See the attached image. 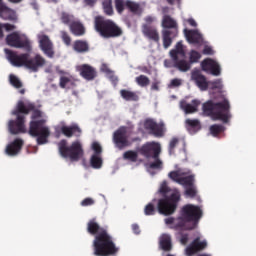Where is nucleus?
Here are the masks:
<instances>
[{
  "label": "nucleus",
  "instance_id": "obj_52",
  "mask_svg": "<svg viewBox=\"0 0 256 256\" xmlns=\"http://www.w3.org/2000/svg\"><path fill=\"white\" fill-rule=\"evenodd\" d=\"M61 38L65 45H71V36L66 31H61Z\"/></svg>",
  "mask_w": 256,
  "mask_h": 256
},
{
  "label": "nucleus",
  "instance_id": "obj_41",
  "mask_svg": "<svg viewBox=\"0 0 256 256\" xmlns=\"http://www.w3.org/2000/svg\"><path fill=\"white\" fill-rule=\"evenodd\" d=\"M200 59H201V54L197 50H191L189 52L188 62L190 63V65L197 63L198 61H200Z\"/></svg>",
  "mask_w": 256,
  "mask_h": 256
},
{
  "label": "nucleus",
  "instance_id": "obj_43",
  "mask_svg": "<svg viewBox=\"0 0 256 256\" xmlns=\"http://www.w3.org/2000/svg\"><path fill=\"white\" fill-rule=\"evenodd\" d=\"M135 81L137 85H139V87H147L151 83V80H149V77L145 75H140L136 77Z\"/></svg>",
  "mask_w": 256,
  "mask_h": 256
},
{
  "label": "nucleus",
  "instance_id": "obj_5",
  "mask_svg": "<svg viewBox=\"0 0 256 256\" xmlns=\"http://www.w3.org/2000/svg\"><path fill=\"white\" fill-rule=\"evenodd\" d=\"M171 191V188L167 185V181L162 182L159 188V193L162 197L158 200L157 209L160 215H173L177 211V205L181 201V194L179 191H174L170 196L167 193Z\"/></svg>",
  "mask_w": 256,
  "mask_h": 256
},
{
  "label": "nucleus",
  "instance_id": "obj_59",
  "mask_svg": "<svg viewBox=\"0 0 256 256\" xmlns=\"http://www.w3.org/2000/svg\"><path fill=\"white\" fill-rule=\"evenodd\" d=\"M132 231L135 235H139L141 233V229L137 224H132Z\"/></svg>",
  "mask_w": 256,
  "mask_h": 256
},
{
  "label": "nucleus",
  "instance_id": "obj_46",
  "mask_svg": "<svg viewBox=\"0 0 256 256\" xmlns=\"http://www.w3.org/2000/svg\"><path fill=\"white\" fill-rule=\"evenodd\" d=\"M69 83L73 85V80L71 79V76L60 77L59 87H61V89H65L67 85H69Z\"/></svg>",
  "mask_w": 256,
  "mask_h": 256
},
{
  "label": "nucleus",
  "instance_id": "obj_11",
  "mask_svg": "<svg viewBox=\"0 0 256 256\" xmlns=\"http://www.w3.org/2000/svg\"><path fill=\"white\" fill-rule=\"evenodd\" d=\"M138 153L145 157V159H157L161 155V144L147 142L138 149Z\"/></svg>",
  "mask_w": 256,
  "mask_h": 256
},
{
  "label": "nucleus",
  "instance_id": "obj_2",
  "mask_svg": "<svg viewBox=\"0 0 256 256\" xmlns=\"http://www.w3.org/2000/svg\"><path fill=\"white\" fill-rule=\"evenodd\" d=\"M87 233L94 236L92 242L93 255L95 256H115L119 253V247L115 244L113 236L109 234L107 229L101 227L97 223V219L93 218L87 223Z\"/></svg>",
  "mask_w": 256,
  "mask_h": 256
},
{
  "label": "nucleus",
  "instance_id": "obj_45",
  "mask_svg": "<svg viewBox=\"0 0 256 256\" xmlns=\"http://www.w3.org/2000/svg\"><path fill=\"white\" fill-rule=\"evenodd\" d=\"M152 159H154V161L149 163L150 169H158V170L163 169V161H161V158H159V156L157 158H152Z\"/></svg>",
  "mask_w": 256,
  "mask_h": 256
},
{
  "label": "nucleus",
  "instance_id": "obj_26",
  "mask_svg": "<svg viewBox=\"0 0 256 256\" xmlns=\"http://www.w3.org/2000/svg\"><path fill=\"white\" fill-rule=\"evenodd\" d=\"M69 29L72 35H75V37H83L86 32L85 26L79 20H75L74 22H72V24H70L69 26Z\"/></svg>",
  "mask_w": 256,
  "mask_h": 256
},
{
  "label": "nucleus",
  "instance_id": "obj_8",
  "mask_svg": "<svg viewBox=\"0 0 256 256\" xmlns=\"http://www.w3.org/2000/svg\"><path fill=\"white\" fill-rule=\"evenodd\" d=\"M162 45L165 49H169L173 45V41L179 37V23L171 15H164L161 21Z\"/></svg>",
  "mask_w": 256,
  "mask_h": 256
},
{
  "label": "nucleus",
  "instance_id": "obj_14",
  "mask_svg": "<svg viewBox=\"0 0 256 256\" xmlns=\"http://www.w3.org/2000/svg\"><path fill=\"white\" fill-rule=\"evenodd\" d=\"M144 129L150 131L154 137H163L165 135V123L160 122L157 124L153 119H146L144 121Z\"/></svg>",
  "mask_w": 256,
  "mask_h": 256
},
{
  "label": "nucleus",
  "instance_id": "obj_37",
  "mask_svg": "<svg viewBox=\"0 0 256 256\" xmlns=\"http://www.w3.org/2000/svg\"><path fill=\"white\" fill-rule=\"evenodd\" d=\"M180 185L185 187V189H187V187H193V185H195V175L183 176Z\"/></svg>",
  "mask_w": 256,
  "mask_h": 256
},
{
  "label": "nucleus",
  "instance_id": "obj_13",
  "mask_svg": "<svg viewBox=\"0 0 256 256\" xmlns=\"http://www.w3.org/2000/svg\"><path fill=\"white\" fill-rule=\"evenodd\" d=\"M17 118L16 120H10L8 123V129L11 135H19V133H27L25 129V116L21 113L13 114Z\"/></svg>",
  "mask_w": 256,
  "mask_h": 256
},
{
  "label": "nucleus",
  "instance_id": "obj_51",
  "mask_svg": "<svg viewBox=\"0 0 256 256\" xmlns=\"http://www.w3.org/2000/svg\"><path fill=\"white\" fill-rule=\"evenodd\" d=\"M179 143L178 138H172L169 143V155H173L175 153V147H177Z\"/></svg>",
  "mask_w": 256,
  "mask_h": 256
},
{
  "label": "nucleus",
  "instance_id": "obj_55",
  "mask_svg": "<svg viewBox=\"0 0 256 256\" xmlns=\"http://www.w3.org/2000/svg\"><path fill=\"white\" fill-rule=\"evenodd\" d=\"M180 243L182 245H187V243H189V235L188 234L182 235L180 238Z\"/></svg>",
  "mask_w": 256,
  "mask_h": 256
},
{
  "label": "nucleus",
  "instance_id": "obj_12",
  "mask_svg": "<svg viewBox=\"0 0 256 256\" xmlns=\"http://www.w3.org/2000/svg\"><path fill=\"white\" fill-rule=\"evenodd\" d=\"M208 243L205 239H201L200 236H197L185 249L186 256L197 255V253H201V251H205L208 247Z\"/></svg>",
  "mask_w": 256,
  "mask_h": 256
},
{
  "label": "nucleus",
  "instance_id": "obj_50",
  "mask_svg": "<svg viewBox=\"0 0 256 256\" xmlns=\"http://www.w3.org/2000/svg\"><path fill=\"white\" fill-rule=\"evenodd\" d=\"M156 210H155V205L153 203H149L145 206L144 208V214L147 216L155 215Z\"/></svg>",
  "mask_w": 256,
  "mask_h": 256
},
{
  "label": "nucleus",
  "instance_id": "obj_34",
  "mask_svg": "<svg viewBox=\"0 0 256 256\" xmlns=\"http://www.w3.org/2000/svg\"><path fill=\"white\" fill-rule=\"evenodd\" d=\"M60 21L63 25H68L71 27L75 21V16L69 12H61L60 13Z\"/></svg>",
  "mask_w": 256,
  "mask_h": 256
},
{
  "label": "nucleus",
  "instance_id": "obj_1",
  "mask_svg": "<svg viewBox=\"0 0 256 256\" xmlns=\"http://www.w3.org/2000/svg\"><path fill=\"white\" fill-rule=\"evenodd\" d=\"M32 111V116L29 123L28 133L31 137H36L37 145H46L49 143V137H51V130L46 125L47 120L43 117V112L35 108V104L31 102H24L19 100L16 109L12 112V115L22 113V115H29ZM40 119V120H37Z\"/></svg>",
  "mask_w": 256,
  "mask_h": 256
},
{
  "label": "nucleus",
  "instance_id": "obj_64",
  "mask_svg": "<svg viewBox=\"0 0 256 256\" xmlns=\"http://www.w3.org/2000/svg\"><path fill=\"white\" fill-rule=\"evenodd\" d=\"M97 0H85V3L87 4V5H95V2H96Z\"/></svg>",
  "mask_w": 256,
  "mask_h": 256
},
{
  "label": "nucleus",
  "instance_id": "obj_35",
  "mask_svg": "<svg viewBox=\"0 0 256 256\" xmlns=\"http://www.w3.org/2000/svg\"><path fill=\"white\" fill-rule=\"evenodd\" d=\"M90 165L93 169H101V167H103V158H101V156L92 155Z\"/></svg>",
  "mask_w": 256,
  "mask_h": 256
},
{
  "label": "nucleus",
  "instance_id": "obj_22",
  "mask_svg": "<svg viewBox=\"0 0 256 256\" xmlns=\"http://www.w3.org/2000/svg\"><path fill=\"white\" fill-rule=\"evenodd\" d=\"M24 141L21 138H16L12 143H10L6 147V153L7 155H10L11 157L18 155V153L23 149Z\"/></svg>",
  "mask_w": 256,
  "mask_h": 256
},
{
  "label": "nucleus",
  "instance_id": "obj_62",
  "mask_svg": "<svg viewBox=\"0 0 256 256\" xmlns=\"http://www.w3.org/2000/svg\"><path fill=\"white\" fill-rule=\"evenodd\" d=\"M152 91H159V82H153L151 85Z\"/></svg>",
  "mask_w": 256,
  "mask_h": 256
},
{
  "label": "nucleus",
  "instance_id": "obj_44",
  "mask_svg": "<svg viewBox=\"0 0 256 256\" xmlns=\"http://www.w3.org/2000/svg\"><path fill=\"white\" fill-rule=\"evenodd\" d=\"M125 7H127V1L125 0H115V9L119 15L125 11Z\"/></svg>",
  "mask_w": 256,
  "mask_h": 256
},
{
  "label": "nucleus",
  "instance_id": "obj_15",
  "mask_svg": "<svg viewBox=\"0 0 256 256\" xmlns=\"http://www.w3.org/2000/svg\"><path fill=\"white\" fill-rule=\"evenodd\" d=\"M201 69L206 73H211V75H214L215 77L221 75V66L217 61L211 58H206L201 62Z\"/></svg>",
  "mask_w": 256,
  "mask_h": 256
},
{
  "label": "nucleus",
  "instance_id": "obj_33",
  "mask_svg": "<svg viewBox=\"0 0 256 256\" xmlns=\"http://www.w3.org/2000/svg\"><path fill=\"white\" fill-rule=\"evenodd\" d=\"M73 49L76 53H87L89 51V43L84 40H76L74 41Z\"/></svg>",
  "mask_w": 256,
  "mask_h": 256
},
{
  "label": "nucleus",
  "instance_id": "obj_57",
  "mask_svg": "<svg viewBox=\"0 0 256 256\" xmlns=\"http://www.w3.org/2000/svg\"><path fill=\"white\" fill-rule=\"evenodd\" d=\"M144 21L146 22V25H149L151 27V24L154 23L155 17L153 16H146L144 18Z\"/></svg>",
  "mask_w": 256,
  "mask_h": 256
},
{
  "label": "nucleus",
  "instance_id": "obj_16",
  "mask_svg": "<svg viewBox=\"0 0 256 256\" xmlns=\"http://www.w3.org/2000/svg\"><path fill=\"white\" fill-rule=\"evenodd\" d=\"M113 142L118 149L129 147V139L127 138V129L119 128L113 134Z\"/></svg>",
  "mask_w": 256,
  "mask_h": 256
},
{
  "label": "nucleus",
  "instance_id": "obj_7",
  "mask_svg": "<svg viewBox=\"0 0 256 256\" xmlns=\"http://www.w3.org/2000/svg\"><path fill=\"white\" fill-rule=\"evenodd\" d=\"M94 29L103 39H115L121 37L123 30L115 21L106 19L103 16H97L94 20Z\"/></svg>",
  "mask_w": 256,
  "mask_h": 256
},
{
  "label": "nucleus",
  "instance_id": "obj_19",
  "mask_svg": "<svg viewBox=\"0 0 256 256\" xmlns=\"http://www.w3.org/2000/svg\"><path fill=\"white\" fill-rule=\"evenodd\" d=\"M0 19H3L4 21H17V12L9 8L3 0H0Z\"/></svg>",
  "mask_w": 256,
  "mask_h": 256
},
{
  "label": "nucleus",
  "instance_id": "obj_60",
  "mask_svg": "<svg viewBox=\"0 0 256 256\" xmlns=\"http://www.w3.org/2000/svg\"><path fill=\"white\" fill-rule=\"evenodd\" d=\"M110 81L113 83V85H117V83H119V78H117V76H115L112 73V74H110Z\"/></svg>",
  "mask_w": 256,
  "mask_h": 256
},
{
  "label": "nucleus",
  "instance_id": "obj_29",
  "mask_svg": "<svg viewBox=\"0 0 256 256\" xmlns=\"http://www.w3.org/2000/svg\"><path fill=\"white\" fill-rule=\"evenodd\" d=\"M172 61L174 63L173 67H175V69H178V71H181L182 73H187V71L191 70V63L185 59L179 60V57H177L176 60Z\"/></svg>",
  "mask_w": 256,
  "mask_h": 256
},
{
  "label": "nucleus",
  "instance_id": "obj_6",
  "mask_svg": "<svg viewBox=\"0 0 256 256\" xmlns=\"http://www.w3.org/2000/svg\"><path fill=\"white\" fill-rule=\"evenodd\" d=\"M202 111L204 115L211 117L213 121L229 123V120L231 119V104H229V100L227 99H224L221 102H213L209 100L203 104Z\"/></svg>",
  "mask_w": 256,
  "mask_h": 256
},
{
  "label": "nucleus",
  "instance_id": "obj_20",
  "mask_svg": "<svg viewBox=\"0 0 256 256\" xmlns=\"http://www.w3.org/2000/svg\"><path fill=\"white\" fill-rule=\"evenodd\" d=\"M78 71L81 77L86 79V81H93V79L97 77V70H95V68L89 64H82L78 66Z\"/></svg>",
  "mask_w": 256,
  "mask_h": 256
},
{
  "label": "nucleus",
  "instance_id": "obj_54",
  "mask_svg": "<svg viewBox=\"0 0 256 256\" xmlns=\"http://www.w3.org/2000/svg\"><path fill=\"white\" fill-rule=\"evenodd\" d=\"M170 85L172 87H181V79L179 78L172 79Z\"/></svg>",
  "mask_w": 256,
  "mask_h": 256
},
{
  "label": "nucleus",
  "instance_id": "obj_40",
  "mask_svg": "<svg viewBox=\"0 0 256 256\" xmlns=\"http://www.w3.org/2000/svg\"><path fill=\"white\" fill-rule=\"evenodd\" d=\"M225 131V126L221 124H214L210 126V133L213 135V137H217L220 133H223Z\"/></svg>",
  "mask_w": 256,
  "mask_h": 256
},
{
  "label": "nucleus",
  "instance_id": "obj_61",
  "mask_svg": "<svg viewBox=\"0 0 256 256\" xmlns=\"http://www.w3.org/2000/svg\"><path fill=\"white\" fill-rule=\"evenodd\" d=\"M102 71L107 75H113V71H111V69H109V67H107L105 64L102 66Z\"/></svg>",
  "mask_w": 256,
  "mask_h": 256
},
{
  "label": "nucleus",
  "instance_id": "obj_58",
  "mask_svg": "<svg viewBox=\"0 0 256 256\" xmlns=\"http://www.w3.org/2000/svg\"><path fill=\"white\" fill-rule=\"evenodd\" d=\"M203 55H213V48L206 46L203 51Z\"/></svg>",
  "mask_w": 256,
  "mask_h": 256
},
{
  "label": "nucleus",
  "instance_id": "obj_10",
  "mask_svg": "<svg viewBox=\"0 0 256 256\" xmlns=\"http://www.w3.org/2000/svg\"><path fill=\"white\" fill-rule=\"evenodd\" d=\"M6 43L9 47H15L16 49H24L27 53H31L32 46L31 40L25 34H19V32H13L6 37Z\"/></svg>",
  "mask_w": 256,
  "mask_h": 256
},
{
  "label": "nucleus",
  "instance_id": "obj_21",
  "mask_svg": "<svg viewBox=\"0 0 256 256\" xmlns=\"http://www.w3.org/2000/svg\"><path fill=\"white\" fill-rule=\"evenodd\" d=\"M142 33L145 37L150 39V41H154L155 43H159L160 38H159V31L155 26H150L147 24H144L142 26Z\"/></svg>",
  "mask_w": 256,
  "mask_h": 256
},
{
  "label": "nucleus",
  "instance_id": "obj_25",
  "mask_svg": "<svg viewBox=\"0 0 256 256\" xmlns=\"http://www.w3.org/2000/svg\"><path fill=\"white\" fill-rule=\"evenodd\" d=\"M61 133L65 135V137L71 138L73 135L75 137H81V128L78 125L74 124L72 126H62Z\"/></svg>",
  "mask_w": 256,
  "mask_h": 256
},
{
  "label": "nucleus",
  "instance_id": "obj_3",
  "mask_svg": "<svg viewBox=\"0 0 256 256\" xmlns=\"http://www.w3.org/2000/svg\"><path fill=\"white\" fill-rule=\"evenodd\" d=\"M203 217V210L199 206L187 204L180 210L177 218L169 217L165 219L166 225L176 231H193L199 227V222Z\"/></svg>",
  "mask_w": 256,
  "mask_h": 256
},
{
  "label": "nucleus",
  "instance_id": "obj_48",
  "mask_svg": "<svg viewBox=\"0 0 256 256\" xmlns=\"http://www.w3.org/2000/svg\"><path fill=\"white\" fill-rule=\"evenodd\" d=\"M208 87L211 89H223V83L221 82V79H217L214 81H208Z\"/></svg>",
  "mask_w": 256,
  "mask_h": 256
},
{
  "label": "nucleus",
  "instance_id": "obj_27",
  "mask_svg": "<svg viewBox=\"0 0 256 256\" xmlns=\"http://www.w3.org/2000/svg\"><path fill=\"white\" fill-rule=\"evenodd\" d=\"M201 105V101L199 100H192V103L189 104L187 102H181L180 107L183 111L189 115L191 113H196L198 107Z\"/></svg>",
  "mask_w": 256,
  "mask_h": 256
},
{
  "label": "nucleus",
  "instance_id": "obj_18",
  "mask_svg": "<svg viewBox=\"0 0 256 256\" xmlns=\"http://www.w3.org/2000/svg\"><path fill=\"white\" fill-rule=\"evenodd\" d=\"M41 51L46 54L50 59L55 57V51H53V42L49 39V36L43 34L38 37Z\"/></svg>",
  "mask_w": 256,
  "mask_h": 256
},
{
  "label": "nucleus",
  "instance_id": "obj_17",
  "mask_svg": "<svg viewBox=\"0 0 256 256\" xmlns=\"http://www.w3.org/2000/svg\"><path fill=\"white\" fill-rule=\"evenodd\" d=\"M191 81L195 83L200 91H207L209 89V81H207V77L199 69H194L191 72Z\"/></svg>",
  "mask_w": 256,
  "mask_h": 256
},
{
  "label": "nucleus",
  "instance_id": "obj_53",
  "mask_svg": "<svg viewBox=\"0 0 256 256\" xmlns=\"http://www.w3.org/2000/svg\"><path fill=\"white\" fill-rule=\"evenodd\" d=\"M91 205H95V200L93 198H85L81 202L82 207H91Z\"/></svg>",
  "mask_w": 256,
  "mask_h": 256
},
{
  "label": "nucleus",
  "instance_id": "obj_9",
  "mask_svg": "<svg viewBox=\"0 0 256 256\" xmlns=\"http://www.w3.org/2000/svg\"><path fill=\"white\" fill-rule=\"evenodd\" d=\"M58 150L64 159H70L72 162L80 161L83 155H85V150H83V145L79 141H74L70 146L67 145V140L63 139L58 143Z\"/></svg>",
  "mask_w": 256,
  "mask_h": 256
},
{
  "label": "nucleus",
  "instance_id": "obj_30",
  "mask_svg": "<svg viewBox=\"0 0 256 256\" xmlns=\"http://www.w3.org/2000/svg\"><path fill=\"white\" fill-rule=\"evenodd\" d=\"M185 123L189 133H197V131L201 130V122L197 119H186Z\"/></svg>",
  "mask_w": 256,
  "mask_h": 256
},
{
  "label": "nucleus",
  "instance_id": "obj_4",
  "mask_svg": "<svg viewBox=\"0 0 256 256\" xmlns=\"http://www.w3.org/2000/svg\"><path fill=\"white\" fill-rule=\"evenodd\" d=\"M4 51L8 61H10L14 67H26V69H29L33 73H37V71L42 67H45L47 63V60H45L41 54H36L34 57L29 58V53L19 55L17 52L10 49H5Z\"/></svg>",
  "mask_w": 256,
  "mask_h": 256
},
{
  "label": "nucleus",
  "instance_id": "obj_32",
  "mask_svg": "<svg viewBox=\"0 0 256 256\" xmlns=\"http://www.w3.org/2000/svg\"><path fill=\"white\" fill-rule=\"evenodd\" d=\"M126 9H128L130 13H133V15H141V13H143V9H141V4L131 0H126Z\"/></svg>",
  "mask_w": 256,
  "mask_h": 256
},
{
  "label": "nucleus",
  "instance_id": "obj_36",
  "mask_svg": "<svg viewBox=\"0 0 256 256\" xmlns=\"http://www.w3.org/2000/svg\"><path fill=\"white\" fill-rule=\"evenodd\" d=\"M183 175H187V173H181L179 171H171L168 174L169 179L174 181V183H178V185H181V181L183 180Z\"/></svg>",
  "mask_w": 256,
  "mask_h": 256
},
{
  "label": "nucleus",
  "instance_id": "obj_39",
  "mask_svg": "<svg viewBox=\"0 0 256 256\" xmlns=\"http://www.w3.org/2000/svg\"><path fill=\"white\" fill-rule=\"evenodd\" d=\"M102 7L105 15H113V0H103Z\"/></svg>",
  "mask_w": 256,
  "mask_h": 256
},
{
  "label": "nucleus",
  "instance_id": "obj_47",
  "mask_svg": "<svg viewBox=\"0 0 256 256\" xmlns=\"http://www.w3.org/2000/svg\"><path fill=\"white\" fill-rule=\"evenodd\" d=\"M185 195L186 197L193 199L197 196V187L195 185L187 187L185 190Z\"/></svg>",
  "mask_w": 256,
  "mask_h": 256
},
{
  "label": "nucleus",
  "instance_id": "obj_28",
  "mask_svg": "<svg viewBox=\"0 0 256 256\" xmlns=\"http://www.w3.org/2000/svg\"><path fill=\"white\" fill-rule=\"evenodd\" d=\"M170 57L172 61H177V57H185V48L183 47L182 41L176 43L175 49L170 51Z\"/></svg>",
  "mask_w": 256,
  "mask_h": 256
},
{
  "label": "nucleus",
  "instance_id": "obj_42",
  "mask_svg": "<svg viewBox=\"0 0 256 256\" xmlns=\"http://www.w3.org/2000/svg\"><path fill=\"white\" fill-rule=\"evenodd\" d=\"M10 85L12 87H15V89H21L23 87V82L19 79V77L15 76L14 74H11L9 76Z\"/></svg>",
  "mask_w": 256,
  "mask_h": 256
},
{
  "label": "nucleus",
  "instance_id": "obj_38",
  "mask_svg": "<svg viewBox=\"0 0 256 256\" xmlns=\"http://www.w3.org/2000/svg\"><path fill=\"white\" fill-rule=\"evenodd\" d=\"M139 158V154L133 150H128L124 152L123 159L126 161H131L132 163H137V159Z\"/></svg>",
  "mask_w": 256,
  "mask_h": 256
},
{
  "label": "nucleus",
  "instance_id": "obj_31",
  "mask_svg": "<svg viewBox=\"0 0 256 256\" xmlns=\"http://www.w3.org/2000/svg\"><path fill=\"white\" fill-rule=\"evenodd\" d=\"M120 97H122L124 101H139V94L127 89L120 90Z\"/></svg>",
  "mask_w": 256,
  "mask_h": 256
},
{
  "label": "nucleus",
  "instance_id": "obj_24",
  "mask_svg": "<svg viewBox=\"0 0 256 256\" xmlns=\"http://www.w3.org/2000/svg\"><path fill=\"white\" fill-rule=\"evenodd\" d=\"M159 247L162 251L169 253L173 250V242L171 240V235L162 234L159 238Z\"/></svg>",
  "mask_w": 256,
  "mask_h": 256
},
{
  "label": "nucleus",
  "instance_id": "obj_49",
  "mask_svg": "<svg viewBox=\"0 0 256 256\" xmlns=\"http://www.w3.org/2000/svg\"><path fill=\"white\" fill-rule=\"evenodd\" d=\"M91 148L92 151H94L93 155L101 156V154L103 153V147H101V144H99V142H93Z\"/></svg>",
  "mask_w": 256,
  "mask_h": 256
},
{
  "label": "nucleus",
  "instance_id": "obj_56",
  "mask_svg": "<svg viewBox=\"0 0 256 256\" xmlns=\"http://www.w3.org/2000/svg\"><path fill=\"white\" fill-rule=\"evenodd\" d=\"M3 27L6 31H15L16 29L15 25L9 23L3 24Z\"/></svg>",
  "mask_w": 256,
  "mask_h": 256
},
{
  "label": "nucleus",
  "instance_id": "obj_63",
  "mask_svg": "<svg viewBox=\"0 0 256 256\" xmlns=\"http://www.w3.org/2000/svg\"><path fill=\"white\" fill-rule=\"evenodd\" d=\"M188 23L191 25V27H197V22H195V20L192 18L188 19Z\"/></svg>",
  "mask_w": 256,
  "mask_h": 256
},
{
  "label": "nucleus",
  "instance_id": "obj_23",
  "mask_svg": "<svg viewBox=\"0 0 256 256\" xmlns=\"http://www.w3.org/2000/svg\"><path fill=\"white\" fill-rule=\"evenodd\" d=\"M184 34L188 43H191L193 45H199V43H202L203 41V36H201L199 31L197 30L184 29Z\"/></svg>",
  "mask_w": 256,
  "mask_h": 256
}]
</instances>
